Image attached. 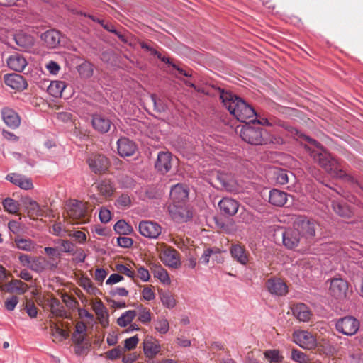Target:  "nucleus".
Instances as JSON below:
<instances>
[{
    "label": "nucleus",
    "instance_id": "1",
    "mask_svg": "<svg viewBox=\"0 0 363 363\" xmlns=\"http://www.w3.org/2000/svg\"><path fill=\"white\" fill-rule=\"evenodd\" d=\"M306 140L316 149L310 150V156L313 160L318 163L331 177L344 179L350 183H355L356 180L347 174L342 168L339 161L331 156L323 147L315 140L306 137Z\"/></svg>",
    "mask_w": 363,
    "mask_h": 363
},
{
    "label": "nucleus",
    "instance_id": "2",
    "mask_svg": "<svg viewBox=\"0 0 363 363\" xmlns=\"http://www.w3.org/2000/svg\"><path fill=\"white\" fill-rule=\"evenodd\" d=\"M220 99L230 113L242 123L254 122L256 113L243 99L229 92L222 91Z\"/></svg>",
    "mask_w": 363,
    "mask_h": 363
},
{
    "label": "nucleus",
    "instance_id": "3",
    "mask_svg": "<svg viewBox=\"0 0 363 363\" xmlns=\"http://www.w3.org/2000/svg\"><path fill=\"white\" fill-rule=\"evenodd\" d=\"M242 140L252 145H280L283 143L281 137L271 134L267 129L260 126L244 125L240 131Z\"/></svg>",
    "mask_w": 363,
    "mask_h": 363
},
{
    "label": "nucleus",
    "instance_id": "4",
    "mask_svg": "<svg viewBox=\"0 0 363 363\" xmlns=\"http://www.w3.org/2000/svg\"><path fill=\"white\" fill-rule=\"evenodd\" d=\"M189 196V189L182 184H177L172 187L170 191L169 213L174 220H179L184 218V205Z\"/></svg>",
    "mask_w": 363,
    "mask_h": 363
},
{
    "label": "nucleus",
    "instance_id": "5",
    "mask_svg": "<svg viewBox=\"0 0 363 363\" xmlns=\"http://www.w3.org/2000/svg\"><path fill=\"white\" fill-rule=\"evenodd\" d=\"M86 162L91 172L98 175L105 174L111 166L108 158L100 153L90 154Z\"/></svg>",
    "mask_w": 363,
    "mask_h": 363
},
{
    "label": "nucleus",
    "instance_id": "6",
    "mask_svg": "<svg viewBox=\"0 0 363 363\" xmlns=\"http://www.w3.org/2000/svg\"><path fill=\"white\" fill-rule=\"evenodd\" d=\"M359 321L353 316L348 315L339 318L335 323V329L338 333L347 336H352L359 328Z\"/></svg>",
    "mask_w": 363,
    "mask_h": 363
},
{
    "label": "nucleus",
    "instance_id": "7",
    "mask_svg": "<svg viewBox=\"0 0 363 363\" xmlns=\"http://www.w3.org/2000/svg\"><path fill=\"white\" fill-rule=\"evenodd\" d=\"M294 227L299 235L311 238L315 235V223L304 216H298L294 220Z\"/></svg>",
    "mask_w": 363,
    "mask_h": 363
},
{
    "label": "nucleus",
    "instance_id": "8",
    "mask_svg": "<svg viewBox=\"0 0 363 363\" xmlns=\"http://www.w3.org/2000/svg\"><path fill=\"white\" fill-rule=\"evenodd\" d=\"M292 338L296 345L303 349L311 350L317 345L316 338L307 330H295L292 334Z\"/></svg>",
    "mask_w": 363,
    "mask_h": 363
},
{
    "label": "nucleus",
    "instance_id": "9",
    "mask_svg": "<svg viewBox=\"0 0 363 363\" xmlns=\"http://www.w3.org/2000/svg\"><path fill=\"white\" fill-rule=\"evenodd\" d=\"M348 283L342 278H333L330 281L329 294L336 299L346 297Z\"/></svg>",
    "mask_w": 363,
    "mask_h": 363
},
{
    "label": "nucleus",
    "instance_id": "10",
    "mask_svg": "<svg viewBox=\"0 0 363 363\" xmlns=\"http://www.w3.org/2000/svg\"><path fill=\"white\" fill-rule=\"evenodd\" d=\"M140 233L150 239H157L162 233V227L157 223L150 220H143L139 223Z\"/></svg>",
    "mask_w": 363,
    "mask_h": 363
},
{
    "label": "nucleus",
    "instance_id": "11",
    "mask_svg": "<svg viewBox=\"0 0 363 363\" xmlns=\"http://www.w3.org/2000/svg\"><path fill=\"white\" fill-rule=\"evenodd\" d=\"M267 291L274 296H284L288 292L286 284L280 278L272 277L266 282Z\"/></svg>",
    "mask_w": 363,
    "mask_h": 363
},
{
    "label": "nucleus",
    "instance_id": "12",
    "mask_svg": "<svg viewBox=\"0 0 363 363\" xmlns=\"http://www.w3.org/2000/svg\"><path fill=\"white\" fill-rule=\"evenodd\" d=\"M172 155L169 152H160L157 155L155 167L162 174H165L172 168Z\"/></svg>",
    "mask_w": 363,
    "mask_h": 363
},
{
    "label": "nucleus",
    "instance_id": "13",
    "mask_svg": "<svg viewBox=\"0 0 363 363\" xmlns=\"http://www.w3.org/2000/svg\"><path fill=\"white\" fill-rule=\"evenodd\" d=\"M231 257L239 264L247 265L250 261V253L244 245L236 243L232 244L230 247Z\"/></svg>",
    "mask_w": 363,
    "mask_h": 363
},
{
    "label": "nucleus",
    "instance_id": "14",
    "mask_svg": "<svg viewBox=\"0 0 363 363\" xmlns=\"http://www.w3.org/2000/svg\"><path fill=\"white\" fill-rule=\"evenodd\" d=\"M67 214L72 219H80L84 218L87 207L86 203L77 200H72L67 203Z\"/></svg>",
    "mask_w": 363,
    "mask_h": 363
},
{
    "label": "nucleus",
    "instance_id": "15",
    "mask_svg": "<svg viewBox=\"0 0 363 363\" xmlns=\"http://www.w3.org/2000/svg\"><path fill=\"white\" fill-rule=\"evenodd\" d=\"M4 81L6 85L18 91H23L27 89L28 86L25 78L22 75L16 73L5 74Z\"/></svg>",
    "mask_w": 363,
    "mask_h": 363
},
{
    "label": "nucleus",
    "instance_id": "16",
    "mask_svg": "<svg viewBox=\"0 0 363 363\" xmlns=\"http://www.w3.org/2000/svg\"><path fill=\"white\" fill-rule=\"evenodd\" d=\"M163 263L170 267H177L180 265L179 253L172 247L164 248L160 255Z\"/></svg>",
    "mask_w": 363,
    "mask_h": 363
},
{
    "label": "nucleus",
    "instance_id": "17",
    "mask_svg": "<svg viewBox=\"0 0 363 363\" xmlns=\"http://www.w3.org/2000/svg\"><path fill=\"white\" fill-rule=\"evenodd\" d=\"M91 124L95 130L100 133H106L109 131L112 122L111 120L101 115V114H94L91 118Z\"/></svg>",
    "mask_w": 363,
    "mask_h": 363
},
{
    "label": "nucleus",
    "instance_id": "18",
    "mask_svg": "<svg viewBox=\"0 0 363 363\" xmlns=\"http://www.w3.org/2000/svg\"><path fill=\"white\" fill-rule=\"evenodd\" d=\"M1 116L4 122L11 128L15 129L21 124V118L12 108L5 107L1 110Z\"/></svg>",
    "mask_w": 363,
    "mask_h": 363
},
{
    "label": "nucleus",
    "instance_id": "19",
    "mask_svg": "<svg viewBox=\"0 0 363 363\" xmlns=\"http://www.w3.org/2000/svg\"><path fill=\"white\" fill-rule=\"evenodd\" d=\"M6 63L11 69L18 72H23L28 65L25 57L17 52L11 55L6 60Z\"/></svg>",
    "mask_w": 363,
    "mask_h": 363
},
{
    "label": "nucleus",
    "instance_id": "20",
    "mask_svg": "<svg viewBox=\"0 0 363 363\" xmlns=\"http://www.w3.org/2000/svg\"><path fill=\"white\" fill-rule=\"evenodd\" d=\"M299 241L300 235L295 228H289L282 232V242L286 248H295L298 246Z\"/></svg>",
    "mask_w": 363,
    "mask_h": 363
},
{
    "label": "nucleus",
    "instance_id": "21",
    "mask_svg": "<svg viewBox=\"0 0 363 363\" xmlns=\"http://www.w3.org/2000/svg\"><path fill=\"white\" fill-rule=\"evenodd\" d=\"M221 213L225 216H234L238 211V202L231 198L224 197L218 203Z\"/></svg>",
    "mask_w": 363,
    "mask_h": 363
},
{
    "label": "nucleus",
    "instance_id": "22",
    "mask_svg": "<svg viewBox=\"0 0 363 363\" xmlns=\"http://www.w3.org/2000/svg\"><path fill=\"white\" fill-rule=\"evenodd\" d=\"M6 179L24 190H30L33 188L31 179L18 174H9L6 175Z\"/></svg>",
    "mask_w": 363,
    "mask_h": 363
},
{
    "label": "nucleus",
    "instance_id": "23",
    "mask_svg": "<svg viewBox=\"0 0 363 363\" xmlns=\"http://www.w3.org/2000/svg\"><path fill=\"white\" fill-rule=\"evenodd\" d=\"M118 152L121 157L133 155L136 150L135 143L127 138H121L117 142Z\"/></svg>",
    "mask_w": 363,
    "mask_h": 363
},
{
    "label": "nucleus",
    "instance_id": "24",
    "mask_svg": "<svg viewBox=\"0 0 363 363\" xmlns=\"http://www.w3.org/2000/svg\"><path fill=\"white\" fill-rule=\"evenodd\" d=\"M291 311L294 316L301 322H308L312 317L309 308L302 303L294 305Z\"/></svg>",
    "mask_w": 363,
    "mask_h": 363
},
{
    "label": "nucleus",
    "instance_id": "25",
    "mask_svg": "<svg viewBox=\"0 0 363 363\" xmlns=\"http://www.w3.org/2000/svg\"><path fill=\"white\" fill-rule=\"evenodd\" d=\"M288 194L285 191L273 189L269 191V202L275 206H283L288 199Z\"/></svg>",
    "mask_w": 363,
    "mask_h": 363
},
{
    "label": "nucleus",
    "instance_id": "26",
    "mask_svg": "<svg viewBox=\"0 0 363 363\" xmlns=\"http://www.w3.org/2000/svg\"><path fill=\"white\" fill-rule=\"evenodd\" d=\"M94 311L98 318L99 323L103 327H107L109 324L108 310L104 303L99 301L94 306Z\"/></svg>",
    "mask_w": 363,
    "mask_h": 363
},
{
    "label": "nucleus",
    "instance_id": "27",
    "mask_svg": "<svg viewBox=\"0 0 363 363\" xmlns=\"http://www.w3.org/2000/svg\"><path fill=\"white\" fill-rule=\"evenodd\" d=\"M42 39L48 47L53 48L60 43V33L55 30H49L43 34Z\"/></svg>",
    "mask_w": 363,
    "mask_h": 363
},
{
    "label": "nucleus",
    "instance_id": "28",
    "mask_svg": "<svg viewBox=\"0 0 363 363\" xmlns=\"http://www.w3.org/2000/svg\"><path fill=\"white\" fill-rule=\"evenodd\" d=\"M24 203L30 216H43L45 211L38 203L31 198L26 199Z\"/></svg>",
    "mask_w": 363,
    "mask_h": 363
},
{
    "label": "nucleus",
    "instance_id": "29",
    "mask_svg": "<svg viewBox=\"0 0 363 363\" xmlns=\"http://www.w3.org/2000/svg\"><path fill=\"white\" fill-rule=\"evenodd\" d=\"M87 326L83 321H79L75 325V330L72 335L73 342H84L86 336Z\"/></svg>",
    "mask_w": 363,
    "mask_h": 363
},
{
    "label": "nucleus",
    "instance_id": "30",
    "mask_svg": "<svg viewBox=\"0 0 363 363\" xmlns=\"http://www.w3.org/2000/svg\"><path fill=\"white\" fill-rule=\"evenodd\" d=\"M96 188L99 194L104 197H110L113 194L115 186L109 179H103L96 184Z\"/></svg>",
    "mask_w": 363,
    "mask_h": 363
},
{
    "label": "nucleus",
    "instance_id": "31",
    "mask_svg": "<svg viewBox=\"0 0 363 363\" xmlns=\"http://www.w3.org/2000/svg\"><path fill=\"white\" fill-rule=\"evenodd\" d=\"M143 351L146 357L149 359L153 358L160 351V345L157 340H145L143 342Z\"/></svg>",
    "mask_w": 363,
    "mask_h": 363
},
{
    "label": "nucleus",
    "instance_id": "32",
    "mask_svg": "<svg viewBox=\"0 0 363 363\" xmlns=\"http://www.w3.org/2000/svg\"><path fill=\"white\" fill-rule=\"evenodd\" d=\"M66 86V83L63 81H52L48 86L47 91L52 96L59 98L62 96V94Z\"/></svg>",
    "mask_w": 363,
    "mask_h": 363
},
{
    "label": "nucleus",
    "instance_id": "33",
    "mask_svg": "<svg viewBox=\"0 0 363 363\" xmlns=\"http://www.w3.org/2000/svg\"><path fill=\"white\" fill-rule=\"evenodd\" d=\"M6 287L8 292H16L19 294H25L29 288L27 284L19 279H12L6 284Z\"/></svg>",
    "mask_w": 363,
    "mask_h": 363
},
{
    "label": "nucleus",
    "instance_id": "34",
    "mask_svg": "<svg viewBox=\"0 0 363 363\" xmlns=\"http://www.w3.org/2000/svg\"><path fill=\"white\" fill-rule=\"evenodd\" d=\"M332 206L334 211L340 216L350 218L352 215L351 208L343 201H333Z\"/></svg>",
    "mask_w": 363,
    "mask_h": 363
},
{
    "label": "nucleus",
    "instance_id": "35",
    "mask_svg": "<svg viewBox=\"0 0 363 363\" xmlns=\"http://www.w3.org/2000/svg\"><path fill=\"white\" fill-rule=\"evenodd\" d=\"M137 312L135 310H129L122 313L121 315L117 319V324L121 327H126L132 323Z\"/></svg>",
    "mask_w": 363,
    "mask_h": 363
},
{
    "label": "nucleus",
    "instance_id": "36",
    "mask_svg": "<svg viewBox=\"0 0 363 363\" xmlns=\"http://www.w3.org/2000/svg\"><path fill=\"white\" fill-rule=\"evenodd\" d=\"M88 17L91 18L93 21H96L99 23H100L101 26L107 31L114 33L121 40H124V36L116 29L115 26L112 23L106 22L104 20L96 18L91 15H89Z\"/></svg>",
    "mask_w": 363,
    "mask_h": 363
},
{
    "label": "nucleus",
    "instance_id": "37",
    "mask_svg": "<svg viewBox=\"0 0 363 363\" xmlns=\"http://www.w3.org/2000/svg\"><path fill=\"white\" fill-rule=\"evenodd\" d=\"M4 209L11 214L18 213L20 208L18 202L10 197H7L2 201Z\"/></svg>",
    "mask_w": 363,
    "mask_h": 363
},
{
    "label": "nucleus",
    "instance_id": "38",
    "mask_svg": "<svg viewBox=\"0 0 363 363\" xmlns=\"http://www.w3.org/2000/svg\"><path fill=\"white\" fill-rule=\"evenodd\" d=\"M264 355L270 363H281L284 360V356L279 350H267Z\"/></svg>",
    "mask_w": 363,
    "mask_h": 363
},
{
    "label": "nucleus",
    "instance_id": "39",
    "mask_svg": "<svg viewBox=\"0 0 363 363\" xmlns=\"http://www.w3.org/2000/svg\"><path fill=\"white\" fill-rule=\"evenodd\" d=\"M113 229L116 233L124 235H129L133 231L132 226L124 220L117 221L113 226Z\"/></svg>",
    "mask_w": 363,
    "mask_h": 363
},
{
    "label": "nucleus",
    "instance_id": "40",
    "mask_svg": "<svg viewBox=\"0 0 363 363\" xmlns=\"http://www.w3.org/2000/svg\"><path fill=\"white\" fill-rule=\"evenodd\" d=\"M138 320L143 324H148L151 321L150 310L143 305H140L138 306Z\"/></svg>",
    "mask_w": 363,
    "mask_h": 363
},
{
    "label": "nucleus",
    "instance_id": "41",
    "mask_svg": "<svg viewBox=\"0 0 363 363\" xmlns=\"http://www.w3.org/2000/svg\"><path fill=\"white\" fill-rule=\"evenodd\" d=\"M16 244L19 250L30 252L35 249V244L30 239L20 238L16 240Z\"/></svg>",
    "mask_w": 363,
    "mask_h": 363
},
{
    "label": "nucleus",
    "instance_id": "42",
    "mask_svg": "<svg viewBox=\"0 0 363 363\" xmlns=\"http://www.w3.org/2000/svg\"><path fill=\"white\" fill-rule=\"evenodd\" d=\"M51 313L53 315L60 318H66L67 311L58 300L55 301L51 305Z\"/></svg>",
    "mask_w": 363,
    "mask_h": 363
},
{
    "label": "nucleus",
    "instance_id": "43",
    "mask_svg": "<svg viewBox=\"0 0 363 363\" xmlns=\"http://www.w3.org/2000/svg\"><path fill=\"white\" fill-rule=\"evenodd\" d=\"M291 359L297 363H308L310 361L308 356L306 353L296 348L291 350Z\"/></svg>",
    "mask_w": 363,
    "mask_h": 363
},
{
    "label": "nucleus",
    "instance_id": "44",
    "mask_svg": "<svg viewBox=\"0 0 363 363\" xmlns=\"http://www.w3.org/2000/svg\"><path fill=\"white\" fill-rule=\"evenodd\" d=\"M77 70L80 76L84 78H89L93 75L92 65L87 62L79 65Z\"/></svg>",
    "mask_w": 363,
    "mask_h": 363
},
{
    "label": "nucleus",
    "instance_id": "45",
    "mask_svg": "<svg viewBox=\"0 0 363 363\" xmlns=\"http://www.w3.org/2000/svg\"><path fill=\"white\" fill-rule=\"evenodd\" d=\"M274 176L276 182L279 184L284 185L289 182V174L287 171L281 169H276L274 171Z\"/></svg>",
    "mask_w": 363,
    "mask_h": 363
},
{
    "label": "nucleus",
    "instance_id": "46",
    "mask_svg": "<svg viewBox=\"0 0 363 363\" xmlns=\"http://www.w3.org/2000/svg\"><path fill=\"white\" fill-rule=\"evenodd\" d=\"M153 274L155 277L159 279L162 282L168 284L170 282V278L166 269L161 266L156 267L153 270Z\"/></svg>",
    "mask_w": 363,
    "mask_h": 363
},
{
    "label": "nucleus",
    "instance_id": "47",
    "mask_svg": "<svg viewBox=\"0 0 363 363\" xmlns=\"http://www.w3.org/2000/svg\"><path fill=\"white\" fill-rule=\"evenodd\" d=\"M45 259L41 257H33L28 268L35 272H41L45 269Z\"/></svg>",
    "mask_w": 363,
    "mask_h": 363
},
{
    "label": "nucleus",
    "instance_id": "48",
    "mask_svg": "<svg viewBox=\"0 0 363 363\" xmlns=\"http://www.w3.org/2000/svg\"><path fill=\"white\" fill-rule=\"evenodd\" d=\"M160 299L162 304L168 308H173L176 306L174 298L168 292L161 294Z\"/></svg>",
    "mask_w": 363,
    "mask_h": 363
},
{
    "label": "nucleus",
    "instance_id": "49",
    "mask_svg": "<svg viewBox=\"0 0 363 363\" xmlns=\"http://www.w3.org/2000/svg\"><path fill=\"white\" fill-rule=\"evenodd\" d=\"M124 352V349L121 346H118L105 352V357L113 361L118 359Z\"/></svg>",
    "mask_w": 363,
    "mask_h": 363
},
{
    "label": "nucleus",
    "instance_id": "50",
    "mask_svg": "<svg viewBox=\"0 0 363 363\" xmlns=\"http://www.w3.org/2000/svg\"><path fill=\"white\" fill-rule=\"evenodd\" d=\"M131 204V199L128 194H121L116 201L115 205L118 208H127Z\"/></svg>",
    "mask_w": 363,
    "mask_h": 363
},
{
    "label": "nucleus",
    "instance_id": "51",
    "mask_svg": "<svg viewBox=\"0 0 363 363\" xmlns=\"http://www.w3.org/2000/svg\"><path fill=\"white\" fill-rule=\"evenodd\" d=\"M139 342V338L138 335H134L133 337H130L129 338H127L124 341V347H122L124 349V352L125 350H131L136 347L138 343Z\"/></svg>",
    "mask_w": 363,
    "mask_h": 363
},
{
    "label": "nucleus",
    "instance_id": "52",
    "mask_svg": "<svg viewBox=\"0 0 363 363\" xmlns=\"http://www.w3.org/2000/svg\"><path fill=\"white\" fill-rule=\"evenodd\" d=\"M155 329L161 334H166L169 329L168 320L164 318L158 320L155 323Z\"/></svg>",
    "mask_w": 363,
    "mask_h": 363
},
{
    "label": "nucleus",
    "instance_id": "53",
    "mask_svg": "<svg viewBox=\"0 0 363 363\" xmlns=\"http://www.w3.org/2000/svg\"><path fill=\"white\" fill-rule=\"evenodd\" d=\"M17 45L23 48H27L33 44V39L30 37H23L21 35H18L15 38Z\"/></svg>",
    "mask_w": 363,
    "mask_h": 363
},
{
    "label": "nucleus",
    "instance_id": "54",
    "mask_svg": "<svg viewBox=\"0 0 363 363\" xmlns=\"http://www.w3.org/2000/svg\"><path fill=\"white\" fill-rule=\"evenodd\" d=\"M57 243L62 247V252L67 253H73L74 252V245L69 240H58Z\"/></svg>",
    "mask_w": 363,
    "mask_h": 363
},
{
    "label": "nucleus",
    "instance_id": "55",
    "mask_svg": "<svg viewBox=\"0 0 363 363\" xmlns=\"http://www.w3.org/2000/svg\"><path fill=\"white\" fill-rule=\"evenodd\" d=\"M117 244L121 247L130 248L133 244V240L130 238L121 236L117 238Z\"/></svg>",
    "mask_w": 363,
    "mask_h": 363
},
{
    "label": "nucleus",
    "instance_id": "56",
    "mask_svg": "<svg viewBox=\"0 0 363 363\" xmlns=\"http://www.w3.org/2000/svg\"><path fill=\"white\" fill-rule=\"evenodd\" d=\"M27 314L31 318H35L38 315V308L31 301H27L25 306Z\"/></svg>",
    "mask_w": 363,
    "mask_h": 363
},
{
    "label": "nucleus",
    "instance_id": "57",
    "mask_svg": "<svg viewBox=\"0 0 363 363\" xmlns=\"http://www.w3.org/2000/svg\"><path fill=\"white\" fill-rule=\"evenodd\" d=\"M111 218V211L105 207H102L99 211V219L101 223H107Z\"/></svg>",
    "mask_w": 363,
    "mask_h": 363
},
{
    "label": "nucleus",
    "instance_id": "58",
    "mask_svg": "<svg viewBox=\"0 0 363 363\" xmlns=\"http://www.w3.org/2000/svg\"><path fill=\"white\" fill-rule=\"evenodd\" d=\"M74 352L77 355H82L87 352L89 350V345L83 344V342H74Z\"/></svg>",
    "mask_w": 363,
    "mask_h": 363
},
{
    "label": "nucleus",
    "instance_id": "59",
    "mask_svg": "<svg viewBox=\"0 0 363 363\" xmlns=\"http://www.w3.org/2000/svg\"><path fill=\"white\" fill-rule=\"evenodd\" d=\"M18 301H19L18 298L16 296H12L10 298H8L5 301V308L8 311H12L15 309Z\"/></svg>",
    "mask_w": 363,
    "mask_h": 363
},
{
    "label": "nucleus",
    "instance_id": "60",
    "mask_svg": "<svg viewBox=\"0 0 363 363\" xmlns=\"http://www.w3.org/2000/svg\"><path fill=\"white\" fill-rule=\"evenodd\" d=\"M116 269L118 272L126 275L130 278H133L135 277V273L125 265L119 264L116 265Z\"/></svg>",
    "mask_w": 363,
    "mask_h": 363
},
{
    "label": "nucleus",
    "instance_id": "61",
    "mask_svg": "<svg viewBox=\"0 0 363 363\" xmlns=\"http://www.w3.org/2000/svg\"><path fill=\"white\" fill-rule=\"evenodd\" d=\"M143 298L146 301H152L155 298V294L153 290L149 287H145L142 291Z\"/></svg>",
    "mask_w": 363,
    "mask_h": 363
},
{
    "label": "nucleus",
    "instance_id": "62",
    "mask_svg": "<svg viewBox=\"0 0 363 363\" xmlns=\"http://www.w3.org/2000/svg\"><path fill=\"white\" fill-rule=\"evenodd\" d=\"M8 227L14 234H18L21 231V225L19 222L12 220L9 222Z\"/></svg>",
    "mask_w": 363,
    "mask_h": 363
},
{
    "label": "nucleus",
    "instance_id": "63",
    "mask_svg": "<svg viewBox=\"0 0 363 363\" xmlns=\"http://www.w3.org/2000/svg\"><path fill=\"white\" fill-rule=\"evenodd\" d=\"M72 236L75 239L76 242L79 244H84L86 241V234L81 230L74 231Z\"/></svg>",
    "mask_w": 363,
    "mask_h": 363
},
{
    "label": "nucleus",
    "instance_id": "64",
    "mask_svg": "<svg viewBox=\"0 0 363 363\" xmlns=\"http://www.w3.org/2000/svg\"><path fill=\"white\" fill-rule=\"evenodd\" d=\"M47 69L52 74H57L60 69V65L55 61H50L46 65Z\"/></svg>",
    "mask_w": 363,
    "mask_h": 363
}]
</instances>
